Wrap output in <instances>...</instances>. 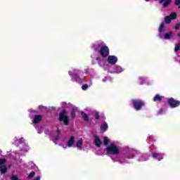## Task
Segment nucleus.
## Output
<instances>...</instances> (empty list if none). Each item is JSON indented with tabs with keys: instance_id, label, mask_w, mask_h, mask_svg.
<instances>
[{
	"instance_id": "obj_1",
	"label": "nucleus",
	"mask_w": 180,
	"mask_h": 180,
	"mask_svg": "<svg viewBox=\"0 0 180 180\" xmlns=\"http://www.w3.org/2000/svg\"><path fill=\"white\" fill-rule=\"evenodd\" d=\"M96 51H98L101 57H108L109 56V47L107 46L103 45L101 46L99 44H96L94 46Z\"/></svg>"
},
{
	"instance_id": "obj_2",
	"label": "nucleus",
	"mask_w": 180,
	"mask_h": 180,
	"mask_svg": "<svg viewBox=\"0 0 180 180\" xmlns=\"http://www.w3.org/2000/svg\"><path fill=\"white\" fill-rule=\"evenodd\" d=\"M106 152L107 154H110L112 155H118V154H120V150L119 149V147L116 146L115 143H111L106 148Z\"/></svg>"
},
{
	"instance_id": "obj_3",
	"label": "nucleus",
	"mask_w": 180,
	"mask_h": 180,
	"mask_svg": "<svg viewBox=\"0 0 180 180\" xmlns=\"http://www.w3.org/2000/svg\"><path fill=\"white\" fill-rule=\"evenodd\" d=\"M164 25H165L164 22H162L159 27V33H160V37L161 39H165L166 40H169V39H172L174 37V32H167L164 36L161 34L162 32L164 31Z\"/></svg>"
},
{
	"instance_id": "obj_4",
	"label": "nucleus",
	"mask_w": 180,
	"mask_h": 180,
	"mask_svg": "<svg viewBox=\"0 0 180 180\" xmlns=\"http://www.w3.org/2000/svg\"><path fill=\"white\" fill-rule=\"evenodd\" d=\"M69 75L72 77V81H76L77 82H82L81 79L79 78V70H73L72 72L69 71Z\"/></svg>"
},
{
	"instance_id": "obj_5",
	"label": "nucleus",
	"mask_w": 180,
	"mask_h": 180,
	"mask_svg": "<svg viewBox=\"0 0 180 180\" xmlns=\"http://www.w3.org/2000/svg\"><path fill=\"white\" fill-rule=\"evenodd\" d=\"M59 120L60 122H63L65 126L68 125L70 120L68 118V116L67 115V111L65 110L62 111V112L59 116Z\"/></svg>"
},
{
	"instance_id": "obj_6",
	"label": "nucleus",
	"mask_w": 180,
	"mask_h": 180,
	"mask_svg": "<svg viewBox=\"0 0 180 180\" xmlns=\"http://www.w3.org/2000/svg\"><path fill=\"white\" fill-rule=\"evenodd\" d=\"M74 143H75V138L74 136H71L68 141L67 144L61 143L60 146L63 148H68V147L71 148L74 146Z\"/></svg>"
},
{
	"instance_id": "obj_7",
	"label": "nucleus",
	"mask_w": 180,
	"mask_h": 180,
	"mask_svg": "<svg viewBox=\"0 0 180 180\" xmlns=\"http://www.w3.org/2000/svg\"><path fill=\"white\" fill-rule=\"evenodd\" d=\"M132 103L136 110H140L141 109V106H144V102L140 100H133Z\"/></svg>"
},
{
	"instance_id": "obj_8",
	"label": "nucleus",
	"mask_w": 180,
	"mask_h": 180,
	"mask_svg": "<svg viewBox=\"0 0 180 180\" xmlns=\"http://www.w3.org/2000/svg\"><path fill=\"white\" fill-rule=\"evenodd\" d=\"M5 162H6V160L0 159V172L1 174H5L6 171H8V167L5 165Z\"/></svg>"
},
{
	"instance_id": "obj_9",
	"label": "nucleus",
	"mask_w": 180,
	"mask_h": 180,
	"mask_svg": "<svg viewBox=\"0 0 180 180\" xmlns=\"http://www.w3.org/2000/svg\"><path fill=\"white\" fill-rule=\"evenodd\" d=\"M45 133L46 134H49V136H55V139L56 140H58V141H63V138L58 136V134H60L59 130H58L56 132H51L49 131H46Z\"/></svg>"
},
{
	"instance_id": "obj_10",
	"label": "nucleus",
	"mask_w": 180,
	"mask_h": 180,
	"mask_svg": "<svg viewBox=\"0 0 180 180\" xmlns=\"http://www.w3.org/2000/svg\"><path fill=\"white\" fill-rule=\"evenodd\" d=\"M168 103L172 108H176L179 106L180 101L174 100V98H169L168 100Z\"/></svg>"
},
{
	"instance_id": "obj_11",
	"label": "nucleus",
	"mask_w": 180,
	"mask_h": 180,
	"mask_svg": "<svg viewBox=\"0 0 180 180\" xmlns=\"http://www.w3.org/2000/svg\"><path fill=\"white\" fill-rule=\"evenodd\" d=\"M108 63L112 65H115L117 63V57L115 56H109L108 58Z\"/></svg>"
},
{
	"instance_id": "obj_12",
	"label": "nucleus",
	"mask_w": 180,
	"mask_h": 180,
	"mask_svg": "<svg viewBox=\"0 0 180 180\" xmlns=\"http://www.w3.org/2000/svg\"><path fill=\"white\" fill-rule=\"evenodd\" d=\"M84 144V141L82 139H79L76 142V147L78 148V150H82V146Z\"/></svg>"
},
{
	"instance_id": "obj_13",
	"label": "nucleus",
	"mask_w": 180,
	"mask_h": 180,
	"mask_svg": "<svg viewBox=\"0 0 180 180\" xmlns=\"http://www.w3.org/2000/svg\"><path fill=\"white\" fill-rule=\"evenodd\" d=\"M94 143L96 147H100L101 146H102V142L101 141V139H99V136L94 137Z\"/></svg>"
},
{
	"instance_id": "obj_14",
	"label": "nucleus",
	"mask_w": 180,
	"mask_h": 180,
	"mask_svg": "<svg viewBox=\"0 0 180 180\" xmlns=\"http://www.w3.org/2000/svg\"><path fill=\"white\" fill-rule=\"evenodd\" d=\"M153 157L158 160V161H161L164 158V156H162V154H158V153H153Z\"/></svg>"
},
{
	"instance_id": "obj_15",
	"label": "nucleus",
	"mask_w": 180,
	"mask_h": 180,
	"mask_svg": "<svg viewBox=\"0 0 180 180\" xmlns=\"http://www.w3.org/2000/svg\"><path fill=\"white\" fill-rule=\"evenodd\" d=\"M108 126L106 122H104L103 124H101V133H105L106 130H108Z\"/></svg>"
},
{
	"instance_id": "obj_16",
	"label": "nucleus",
	"mask_w": 180,
	"mask_h": 180,
	"mask_svg": "<svg viewBox=\"0 0 180 180\" xmlns=\"http://www.w3.org/2000/svg\"><path fill=\"white\" fill-rule=\"evenodd\" d=\"M41 120V115H35L33 119V123H39Z\"/></svg>"
},
{
	"instance_id": "obj_17",
	"label": "nucleus",
	"mask_w": 180,
	"mask_h": 180,
	"mask_svg": "<svg viewBox=\"0 0 180 180\" xmlns=\"http://www.w3.org/2000/svg\"><path fill=\"white\" fill-rule=\"evenodd\" d=\"M136 154V150H131L127 155V158H133L134 157V155Z\"/></svg>"
},
{
	"instance_id": "obj_18",
	"label": "nucleus",
	"mask_w": 180,
	"mask_h": 180,
	"mask_svg": "<svg viewBox=\"0 0 180 180\" xmlns=\"http://www.w3.org/2000/svg\"><path fill=\"white\" fill-rule=\"evenodd\" d=\"M124 70L120 66H116L115 67V72L117 74H120V72H123Z\"/></svg>"
},
{
	"instance_id": "obj_19",
	"label": "nucleus",
	"mask_w": 180,
	"mask_h": 180,
	"mask_svg": "<svg viewBox=\"0 0 180 180\" xmlns=\"http://www.w3.org/2000/svg\"><path fill=\"white\" fill-rule=\"evenodd\" d=\"M14 141L15 142V144H19L23 143L25 141L24 139H18V137L14 138Z\"/></svg>"
},
{
	"instance_id": "obj_20",
	"label": "nucleus",
	"mask_w": 180,
	"mask_h": 180,
	"mask_svg": "<svg viewBox=\"0 0 180 180\" xmlns=\"http://www.w3.org/2000/svg\"><path fill=\"white\" fill-rule=\"evenodd\" d=\"M162 96H160V95H156L154 98L153 101L154 102H158V101H161L162 99Z\"/></svg>"
},
{
	"instance_id": "obj_21",
	"label": "nucleus",
	"mask_w": 180,
	"mask_h": 180,
	"mask_svg": "<svg viewBox=\"0 0 180 180\" xmlns=\"http://www.w3.org/2000/svg\"><path fill=\"white\" fill-rule=\"evenodd\" d=\"M171 4V0H166L164 3H163V7L164 8H167V6H168V5H169Z\"/></svg>"
},
{
	"instance_id": "obj_22",
	"label": "nucleus",
	"mask_w": 180,
	"mask_h": 180,
	"mask_svg": "<svg viewBox=\"0 0 180 180\" xmlns=\"http://www.w3.org/2000/svg\"><path fill=\"white\" fill-rule=\"evenodd\" d=\"M82 117L84 118V120H85V122H88V120H89L88 115H86V114H85V112H82Z\"/></svg>"
},
{
	"instance_id": "obj_23",
	"label": "nucleus",
	"mask_w": 180,
	"mask_h": 180,
	"mask_svg": "<svg viewBox=\"0 0 180 180\" xmlns=\"http://www.w3.org/2000/svg\"><path fill=\"white\" fill-rule=\"evenodd\" d=\"M147 160H148V156L142 155V156H141V158L139 159V161H147Z\"/></svg>"
},
{
	"instance_id": "obj_24",
	"label": "nucleus",
	"mask_w": 180,
	"mask_h": 180,
	"mask_svg": "<svg viewBox=\"0 0 180 180\" xmlns=\"http://www.w3.org/2000/svg\"><path fill=\"white\" fill-rule=\"evenodd\" d=\"M176 13H172L169 17L172 20V19H176Z\"/></svg>"
},
{
	"instance_id": "obj_25",
	"label": "nucleus",
	"mask_w": 180,
	"mask_h": 180,
	"mask_svg": "<svg viewBox=\"0 0 180 180\" xmlns=\"http://www.w3.org/2000/svg\"><path fill=\"white\" fill-rule=\"evenodd\" d=\"M23 146H24V147L22 149V151H25V153H27V151H29V150H30L28 146L26 145L25 143Z\"/></svg>"
},
{
	"instance_id": "obj_26",
	"label": "nucleus",
	"mask_w": 180,
	"mask_h": 180,
	"mask_svg": "<svg viewBox=\"0 0 180 180\" xmlns=\"http://www.w3.org/2000/svg\"><path fill=\"white\" fill-rule=\"evenodd\" d=\"M171 20H172L171 19V17H169V16H167L165 18V23H171Z\"/></svg>"
},
{
	"instance_id": "obj_27",
	"label": "nucleus",
	"mask_w": 180,
	"mask_h": 180,
	"mask_svg": "<svg viewBox=\"0 0 180 180\" xmlns=\"http://www.w3.org/2000/svg\"><path fill=\"white\" fill-rule=\"evenodd\" d=\"M103 143H104L105 146H108V144H109V139H108V137L105 136L104 139H103Z\"/></svg>"
},
{
	"instance_id": "obj_28",
	"label": "nucleus",
	"mask_w": 180,
	"mask_h": 180,
	"mask_svg": "<svg viewBox=\"0 0 180 180\" xmlns=\"http://www.w3.org/2000/svg\"><path fill=\"white\" fill-rule=\"evenodd\" d=\"M34 175H36V173L34 172H31L28 176V179H32V178H33V176H34Z\"/></svg>"
},
{
	"instance_id": "obj_29",
	"label": "nucleus",
	"mask_w": 180,
	"mask_h": 180,
	"mask_svg": "<svg viewBox=\"0 0 180 180\" xmlns=\"http://www.w3.org/2000/svg\"><path fill=\"white\" fill-rule=\"evenodd\" d=\"M82 89L83 91H86L88 89V84H84L82 86Z\"/></svg>"
},
{
	"instance_id": "obj_30",
	"label": "nucleus",
	"mask_w": 180,
	"mask_h": 180,
	"mask_svg": "<svg viewBox=\"0 0 180 180\" xmlns=\"http://www.w3.org/2000/svg\"><path fill=\"white\" fill-rule=\"evenodd\" d=\"M70 116L72 119H74L75 117V111L74 110H72Z\"/></svg>"
},
{
	"instance_id": "obj_31",
	"label": "nucleus",
	"mask_w": 180,
	"mask_h": 180,
	"mask_svg": "<svg viewBox=\"0 0 180 180\" xmlns=\"http://www.w3.org/2000/svg\"><path fill=\"white\" fill-rule=\"evenodd\" d=\"M179 27H180V24L177 23V24H176L174 29H176V30H178V29H179Z\"/></svg>"
},
{
	"instance_id": "obj_32",
	"label": "nucleus",
	"mask_w": 180,
	"mask_h": 180,
	"mask_svg": "<svg viewBox=\"0 0 180 180\" xmlns=\"http://www.w3.org/2000/svg\"><path fill=\"white\" fill-rule=\"evenodd\" d=\"M11 180H19V178H18V176H13L11 177Z\"/></svg>"
},
{
	"instance_id": "obj_33",
	"label": "nucleus",
	"mask_w": 180,
	"mask_h": 180,
	"mask_svg": "<svg viewBox=\"0 0 180 180\" xmlns=\"http://www.w3.org/2000/svg\"><path fill=\"white\" fill-rule=\"evenodd\" d=\"M174 4H175V5H179L180 6V0H176Z\"/></svg>"
},
{
	"instance_id": "obj_34",
	"label": "nucleus",
	"mask_w": 180,
	"mask_h": 180,
	"mask_svg": "<svg viewBox=\"0 0 180 180\" xmlns=\"http://www.w3.org/2000/svg\"><path fill=\"white\" fill-rule=\"evenodd\" d=\"M41 178V177L40 176H38L35 177V178L34 179V180H40Z\"/></svg>"
},
{
	"instance_id": "obj_35",
	"label": "nucleus",
	"mask_w": 180,
	"mask_h": 180,
	"mask_svg": "<svg viewBox=\"0 0 180 180\" xmlns=\"http://www.w3.org/2000/svg\"><path fill=\"white\" fill-rule=\"evenodd\" d=\"M139 81H140V82H139L140 84H144V82H141V81H143V78L140 77V78H139Z\"/></svg>"
},
{
	"instance_id": "obj_36",
	"label": "nucleus",
	"mask_w": 180,
	"mask_h": 180,
	"mask_svg": "<svg viewBox=\"0 0 180 180\" xmlns=\"http://www.w3.org/2000/svg\"><path fill=\"white\" fill-rule=\"evenodd\" d=\"M108 79V78L105 77L103 79V82H106V80Z\"/></svg>"
},
{
	"instance_id": "obj_37",
	"label": "nucleus",
	"mask_w": 180,
	"mask_h": 180,
	"mask_svg": "<svg viewBox=\"0 0 180 180\" xmlns=\"http://www.w3.org/2000/svg\"><path fill=\"white\" fill-rule=\"evenodd\" d=\"M164 2V0H160V4H162Z\"/></svg>"
},
{
	"instance_id": "obj_38",
	"label": "nucleus",
	"mask_w": 180,
	"mask_h": 180,
	"mask_svg": "<svg viewBox=\"0 0 180 180\" xmlns=\"http://www.w3.org/2000/svg\"><path fill=\"white\" fill-rule=\"evenodd\" d=\"M146 2H148L150 0H145ZM155 1H157V0H155Z\"/></svg>"
},
{
	"instance_id": "obj_39",
	"label": "nucleus",
	"mask_w": 180,
	"mask_h": 180,
	"mask_svg": "<svg viewBox=\"0 0 180 180\" xmlns=\"http://www.w3.org/2000/svg\"><path fill=\"white\" fill-rule=\"evenodd\" d=\"M38 133H39V134H40V133H41V131H38Z\"/></svg>"
},
{
	"instance_id": "obj_40",
	"label": "nucleus",
	"mask_w": 180,
	"mask_h": 180,
	"mask_svg": "<svg viewBox=\"0 0 180 180\" xmlns=\"http://www.w3.org/2000/svg\"><path fill=\"white\" fill-rule=\"evenodd\" d=\"M178 36H179V37H180V33L179 34V35H178Z\"/></svg>"
},
{
	"instance_id": "obj_41",
	"label": "nucleus",
	"mask_w": 180,
	"mask_h": 180,
	"mask_svg": "<svg viewBox=\"0 0 180 180\" xmlns=\"http://www.w3.org/2000/svg\"><path fill=\"white\" fill-rule=\"evenodd\" d=\"M63 105H65V103H63Z\"/></svg>"
}]
</instances>
